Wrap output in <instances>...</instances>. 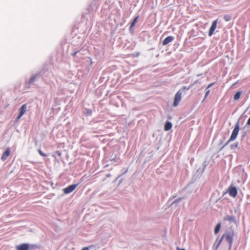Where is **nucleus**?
<instances>
[{"instance_id": "f257e3e1", "label": "nucleus", "mask_w": 250, "mask_h": 250, "mask_svg": "<svg viewBox=\"0 0 250 250\" xmlns=\"http://www.w3.org/2000/svg\"><path fill=\"white\" fill-rule=\"evenodd\" d=\"M239 131V123H237L235 125V127L232 131L230 137L229 138V140L227 141V142L226 143V144L223 147L227 146L230 142L234 141L236 139L238 134Z\"/></svg>"}, {"instance_id": "f03ea898", "label": "nucleus", "mask_w": 250, "mask_h": 250, "mask_svg": "<svg viewBox=\"0 0 250 250\" xmlns=\"http://www.w3.org/2000/svg\"><path fill=\"white\" fill-rule=\"evenodd\" d=\"M234 236V232L233 231H229L224 234L222 237V239L225 238L231 247L233 243V239Z\"/></svg>"}, {"instance_id": "7ed1b4c3", "label": "nucleus", "mask_w": 250, "mask_h": 250, "mask_svg": "<svg viewBox=\"0 0 250 250\" xmlns=\"http://www.w3.org/2000/svg\"><path fill=\"white\" fill-rule=\"evenodd\" d=\"M182 92L181 91V89H180L175 95L174 102L173 104V105L174 107L177 106L182 99Z\"/></svg>"}, {"instance_id": "20e7f679", "label": "nucleus", "mask_w": 250, "mask_h": 250, "mask_svg": "<svg viewBox=\"0 0 250 250\" xmlns=\"http://www.w3.org/2000/svg\"><path fill=\"white\" fill-rule=\"evenodd\" d=\"M27 109L26 104H23L19 109V114L17 117L16 120L18 121L21 118V117L25 114Z\"/></svg>"}, {"instance_id": "39448f33", "label": "nucleus", "mask_w": 250, "mask_h": 250, "mask_svg": "<svg viewBox=\"0 0 250 250\" xmlns=\"http://www.w3.org/2000/svg\"><path fill=\"white\" fill-rule=\"evenodd\" d=\"M79 184H73L69 186L66 188H63V191L65 194H69L73 191L76 188L78 187Z\"/></svg>"}, {"instance_id": "423d86ee", "label": "nucleus", "mask_w": 250, "mask_h": 250, "mask_svg": "<svg viewBox=\"0 0 250 250\" xmlns=\"http://www.w3.org/2000/svg\"><path fill=\"white\" fill-rule=\"evenodd\" d=\"M217 21H218V20L216 19V20L214 21L212 23L211 26L210 27L209 32H208V36L209 37L211 36L213 34L214 31L216 28L217 24Z\"/></svg>"}, {"instance_id": "0eeeda50", "label": "nucleus", "mask_w": 250, "mask_h": 250, "mask_svg": "<svg viewBox=\"0 0 250 250\" xmlns=\"http://www.w3.org/2000/svg\"><path fill=\"white\" fill-rule=\"evenodd\" d=\"M228 192L230 196L234 198L237 194V190L235 187L230 186L228 189Z\"/></svg>"}, {"instance_id": "6e6552de", "label": "nucleus", "mask_w": 250, "mask_h": 250, "mask_svg": "<svg viewBox=\"0 0 250 250\" xmlns=\"http://www.w3.org/2000/svg\"><path fill=\"white\" fill-rule=\"evenodd\" d=\"M10 154V149L9 147L7 148L6 150L2 153L1 159L2 161H5L7 157Z\"/></svg>"}, {"instance_id": "1a4fd4ad", "label": "nucleus", "mask_w": 250, "mask_h": 250, "mask_svg": "<svg viewBox=\"0 0 250 250\" xmlns=\"http://www.w3.org/2000/svg\"><path fill=\"white\" fill-rule=\"evenodd\" d=\"M16 248L17 250H28L29 247L28 244L24 243L17 246Z\"/></svg>"}, {"instance_id": "9d476101", "label": "nucleus", "mask_w": 250, "mask_h": 250, "mask_svg": "<svg viewBox=\"0 0 250 250\" xmlns=\"http://www.w3.org/2000/svg\"><path fill=\"white\" fill-rule=\"evenodd\" d=\"M174 39V38L173 36H168L163 41L162 44L163 45H166L173 41Z\"/></svg>"}, {"instance_id": "9b49d317", "label": "nucleus", "mask_w": 250, "mask_h": 250, "mask_svg": "<svg viewBox=\"0 0 250 250\" xmlns=\"http://www.w3.org/2000/svg\"><path fill=\"white\" fill-rule=\"evenodd\" d=\"M224 221H229V222H233L235 221V217L234 216L227 215L224 217Z\"/></svg>"}, {"instance_id": "f8f14e48", "label": "nucleus", "mask_w": 250, "mask_h": 250, "mask_svg": "<svg viewBox=\"0 0 250 250\" xmlns=\"http://www.w3.org/2000/svg\"><path fill=\"white\" fill-rule=\"evenodd\" d=\"M172 128V124L169 122H167L164 126L165 130L166 131H168Z\"/></svg>"}, {"instance_id": "ddd939ff", "label": "nucleus", "mask_w": 250, "mask_h": 250, "mask_svg": "<svg viewBox=\"0 0 250 250\" xmlns=\"http://www.w3.org/2000/svg\"><path fill=\"white\" fill-rule=\"evenodd\" d=\"M138 18H139V16H137L134 19V20H133V21L130 26V28H133L135 26L136 23L137 22V21H138Z\"/></svg>"}, {"instance_id": "4468645a", "label": "nucleus", "mask_w": 250, "mask_h": 250, "mask_svg": "<svg viewBox=\"0 0 250 250\" xmlns=\"http://www.w3.org/2000/svg\"><path fill=\"white\" fill-rule=\"evenodd\" d=\"M241 94V91H237L234 95V100L235 101L238 100L240 98Z\"/></svg>"}, {"instance_id": "2eb2a0df", "label": "nucleus", "mask_w": 250, "mask_h": 250, "mask_svg": "<svg viewBox=\"0 0 250 250\" xmlns=\"http://www.w3.org/2000/svg\"><path fill=\"white\" fill-rule=\"evenodd\" d=\"M221 228V224L220 223L218 224L215 229H214V233L215 234H217L219 232Z\"/></svg>"}, {"instance_id": "dca6fc26", "label": "nucleus", "mask_w": 250, "mask_h": 250, "mask_svg": "<svg viewBox=\"0 0 250 250\" xmlns=\"http://www.w3.org/2000/svg\"><path fill=\"white\" fill-rule=\"evenodd\" d=\"M224 19L226 21H229L231 20V17L229 15H225L224 16Z\"/></svg>"}, {"instance_id": "f3484780", "label": "nucleus", "mask_w": 250, "mask_h": 250, "mask_svg": "<svg viewBox=\"0 0 250 250\" xmlns=\"http://www.w3.org/2000/svg\"><path fill=\"white\" fill-rule=\"evenodd\" d=\"M38 152L40 154L41 156L42 157H45L46 156V154L43 153L41 149H38Z\"/></svg>"}, {"instance_id": "a211bd4d", "label": "nucleus", "mask_w": 250, "mask_h": 250, "mask_svg": "<svg viewBox=\"0 0 250 250\" xmlns=\"http://www.w3.org/2000/svg\"><path fill=\"white\" fill-rule=\"evenodd\" d=\"M209 92H210V90H208V89L207 90V91L205 93V99L207 98V97L208 96V95L209 94Z\"/></svg>"}, {"instance_id": "6ab92c4d", "label": "nucleus", "mask_w": 250, "mask_h": 250, "mask_svg": "<svg viewBox=\"0 0 250 250\" xmlns=\"http://www.w3.org/2000/svg\"><path fill=\"white\" fill-rule=\"evenodd\" d=\"M55 154L57 155L59 157H61L62 155V153L60 151H56L55 152Z\"/></svg>"}, {"instance_id": "aec40b11", "label": "nucleus", "mask_w": 250, "mask_h": 250, "mask_svg": "<svg viewBox=\"0 0 250 250\" xmlns=\"http://www.w3.org/2000/svg\"><path fill=\"white\" fill-rule=\"evenodd\" d=\"M214 83H210V84H209L207 88H206V90H207L208 89L209 87H210L211 86H212L213 85H214Z\"/></svg>"}, {"instance_id": "412c9836", "label": "nucleus", "mask_w": 250, "mask_h": 250, "mask_svg": "<svg viewBox=\"0 0 250 250\" xmlns=\"http://www.w3.org/2000/svg\"><path fill=\"white\" fill-rule=\"evenodd\" d=\"M35 79L36 77H33L30 80V82H33Z\"/></svg>"}, {"instance_id": "4be33fe9", "label": "nucleus", "mask_w": 250, "mask_h": 250, "mask_svg": "<svg viewBox=\"0 0 250 250\" xmlns=\"http://www.w3.org/2000/svg\"><path fill=\"white\" fill-rule=\"evenodd\" d=\"M247 124L249 125H250V117L249 118Z\"/></svg>"}, {"instance_id": "5701e85b", "label": "nucleus", "mask_w": 250, "mask_h": 250, "mask_svg": "<svg viewBox=\"0 0 250 250\" xmlns=\"http://www.w3.org/2000/svg\"><path fill=\"white\" fill-rule=\"evenodd\" d=\"M89 248L88 247H84L82 250H89Z\"/></svg>"}, {"instance_id": "b1692460", "label": "nucleus", "mask_w": 250, "mask_h": 250, "mask_svg": "<svg viewBox=\"0 0 250 250\" xmlns=\"http://www.w3.org/2000/svg\"><path fill=\"white\" fill-rule=\"evenodd\" d=\"M182 89H187V90H188V89H189V87H186V86H184V87H182Z\"/></svg>"}, {"instance_id": "393cba45", "label": "nucleus", "mask_w": 250, "mask_h": 250, "mask_svg": "<svg viewBox=\"0 0 250 250\" xmlns=\"http://www.w3.org/2000/svg\"><path fill=\"white\" fill-rule=\"evenodd\" d=\"M176 250H186L185 249H181L179 247L176 248Z\"/></svg>"}, {"instance_id": "a878e982", "label": "nucleus", "mask_w": 250, "mask_h": 250, "mask_svg": "<svg viewBox=\"0 0 250 250\" xmlns=\"http://www.w3.org/2000/svg\"><path fill=\"white\" fill-rule=\"evenodd\" d=\"M76 53H77V52H76L74 53L73 54V55L74 56H75V55H76Z\"/></svg>"}, {"instance_id": "bb28decb", "label": "nucleus", "mask_w": 250, "mask_h": 250, "mask_svg": "<svg viewBox=\"0 0 250 250\" xmlns=\"http://www.w3.org/2000/svg\"><path fill=\"white\" fill-rule=\"evenodd\" d=\"M91 110H89V114H91Z\"/></svg>"}]
</instances>
